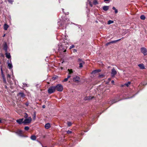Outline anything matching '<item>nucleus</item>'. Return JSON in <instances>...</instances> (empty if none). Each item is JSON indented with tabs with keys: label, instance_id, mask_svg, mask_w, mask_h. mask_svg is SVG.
Listing matches in <instances>:
<instances>
[{
	"label": "nucleus",
	"instance_id": "7c9ffc66",
	"mask_svg": "<svg viewBox=\"0 0 147 147\" xmlns=\"http://www.w3.org/2000/svg\"><path fill=\"white\" fill-rule=\"evenodd\" d=\"M113 22H114V21H113L111 20H109L108 21V24H111L113 23Z\"/></svg>",
	"mask_w": 147,
	"mask_h": 147
},
{
	"label": "nucleus",
	"instance_id": "6ab92c4d",
	"mask_svg": "<svg viewBox=\"0 0 147 147\" xmlns=\"http://www.w3.org/2000/svg\"><path fill=\"white\" fill-rule=\"evenodd\" d=\"M36 138L34 135H32L31 136L30 138L31 140H36Z\"/></svg>",
	"mask_w": 147,
	"mask_h": 147
},
{
	"label": "nucleus",
	"instance_id": "79ce46f5",
	"mask_svg": "<svg viewBox=\"0 0 147 147\" xmlns=\"http://www.w3.org/2000/svg\"><path fill=\"white\" fill-rule=\"evenodd\" d=\"M74 47H75L74 45H72L71 46H70V48H69V49H71L72 48Z\"/></svg>",
	"mask_w": 147,
	"mask_h": 147
},
{
	"label": "nucleus",
	"instance_id": "603ef678",
	"mask_svg": "<svg viewBox=\"0 0 147 147\" xmlns=\"http://www.w3.org/2000/svg\"><path fill=\"white\" fill-rule=\"evenodd\" d=\"M5 88L6 89H7V86L6 85H5Z\"/></svg>",
	"mask_w": 147,
	"mask_h": 147
},
{
	"label": "nucleus",
	"instance_id": "72a5a7b5",
	"mask_svg": "<svg viewBox=\"0 0 147 147\" xmlns=\"http://www.w3.org/2000/svg\"><path fill=\"white\" fill-rule=\"evenodd\" d=\"M65 40H64V43H65L66 42L67 43L68 42H67V37H68V36H67L66 35H65Z\"/></svg>",
	"mask_w": 147,
	"mask_h": 147
},
{
	"label": "nucleus",
	"instance_id": "bb28decb",
	"mask_svg": "<svg viewBox=\"0 0 147 147\" xmlns=\"http://www.w3.org/2000/svg\"><path fill=\"white\" fill-rule=\"evenodd\" d=\"M33 119L34 120H35L36 117V113L35 112H34L33 114Z\"/></svg>",
	"mask_w": 147,
	"mask_h": 147
},
{
	"label": "nucleus",
	"instance_id": "37998d69",
	"mask_svg": "<svg viewBox=\"0 0 147 147\" xmlns=\"http://www.w3.org/2000/svg\"><path fill=\"white\" fill-rule=\"evenodd\" d=\"M58 77L57 76H55V77H53L52 79H53L54 80H55L56 79H57Z\"/></svg>",
	"mask_w": 147,
	"mask_h": 147
},
{
	"label": "nucleus",
	"instance_id": "a878e982",
	"mask_svg": "<svg viewBox=\"0 0 147 147\" xmlns=\"http://www.w3.org/2000/svg\"><path fill=\"white\" fill-rule=\"evenodd\" d=\"M68 71H69V74H72L73 72L72 69H68Z\"/></svg>",
	"mask_w": 147,
	"mask_h": 147
},
{
	"label": "nucleus",
	"instance_id": "9d476101",
	"mask_svg": "<svg viewBox=\"0 0 147 147\" xmlns=\"http://www.w3.org/2000/svg\"><path fill=\"white\" fill-rule=\"evenodd\" d=\"M24 119V118L20 119H17L16 120V121L18 123L20 124L22 123H23Z\"/></svg>",
	"mask_w": 147,
	"mask_h": 147
},
{
	"label": "nucleus",
	"instance_id": "20e7f679",
	"mask_svg": "<svg viewBox=\"0 0 147 147\" xmlns=\"http://www.w3.org/2000/svg\"><path fill=\"white\" fill-rule=\"evenodd\" d=\"M55 86H51L48 90V92L49 94H51L54 92L55 91Z\"/></svg>",
	"mask_w": 147,
	"mask_h": 147
},
{
	"label": "nucleus",
	"instance_id": "864d4df0",
	"mask_svg": "<svg viewBox=\"0 0 147 147\" xmlns=\"http://www.w3.org/2000/svg\"><path fill=\"white\" fill-rule=\"evenodd\" d=\"M111 82L112 84H114V80H112Z\"/></svg>",
	"mask_w": 147,
	"mask_h": 147
},
{
	"label": "nucleus",
	"instance_id": "3c124183",
	"mask_svg": "<svg viewBox=\"0 0 147 147\" xmlns=\"http://www.w3.org/2000/svg\"><path fill=\"white\" fill-rule=\"evenodd\" d=\"M77 51V49H75L74 50V52H76Z\"/></svg>",
	"mask_w": 147,
	"mask_h": 147
},
{
	"label": "nucleus",
	"instance_id": "58836bf2",
	"mask_svg": "<svg viewBox=\"0 0 147 147\" xmlns=\"http://www.w3.org/2000/svg\"><path fill=\"white\" fill-rule=\"evenodd\" d=\"M117 102V101H115V99H114L113 100H112V102H111L112 104H113V103Z\"/></svg>",
	"mask_w": 147,
	"mask_h": 147
},
{
	"label": "nucleus",
	"instance_id": "a18cd8bd",
	"mask_svg": "<svg viewBox=\"0 0 147 147\" xmlns=\"http://www.w3.org/2000/svg\"><path fill=\"white\" fill-rule=\"evenodd\" d=\"M111 44V43L110 42H108L107 43H106V46H107Z\"/></svg>",
	"mask_w": 147,
	"mask_h": 147
},
{
	"label": "nucleus",
	"instance_id": "5701e85b",
	"mask_svg": "<svg viewBox=\"0 0 147 147\" xmlns=\"http://www.w3.org/2000/svg\"><path fill=\"white\" fill-rule=\"evenodd\" d=\"M138 66L141 69H143L144 68V65L143 64H139L138 65Z\"/></svg>",
	"mask_w": 147,
	"mask_h": 147
},
{
	"label": "nucleus",
	"instance_id": "5fc2aeb1",
	"mask_svg": "<svg viewBox=\"0 0 147 147\" xmlns=\"http://www.w3.org/2000/svg\"><path fill=\"white\" fill-rule=\"evenodd\" d=\"M109 0H104L105 2L108 1Z\"/></svg>",
	"mask_w": 147,
	"mask_h": 147
},
{
	"label": "nucleus",
	"instance_id": "dca6fc26",
	"mask_svg": "<svg viewBox=\"0 0 147 147\" xmlns=\"http://www.w3.org/2000/svg\"><path fill=\"white\" fill-rule=\"evenodd\" d=\"M101 71L100 69H96L92 71V74H95L96 73H98L99 72H100Z\"/></svg>",
	"mask_w": 147,
	"mask_h": 147
},
{
	"label": "nucleus",
	"instance_id": "c9c22d12",
	"mask_svg": "<svg viewBox=\"0 0 147 147\" xmlns=\"http://www.w3.org/2000/svg\"><path fill=\"white\" fill-rule=\"evenodd\" d=\"M29 127L28 126H26L24 127V129L26 131H28L29 129Z\"/></svg>",
	"mask_w": 147,
	"mask_h": 147
},
{
	"label": "nucleus",
	"instance_id": "49530a36",
	"mask_svg": "<svg viewBox=\"0 0 147 147\" xmlns=\"http://www.w3.org/2000/svg\"><path fill=\"white\" fill-rule=\"evenodd\" d=\"M118 10L117 9H116L115 11V13H118Z\"/></svg>",
	"mask_w": 147,
	"mask_h": 147
},
{
	"label": "nucleus",
	"instance_id": "cd10ccee",
	"mask_svg": "<svg viewBox=\"0 0 147 147\" xmlns=\"http://www.w3.org/2000/svg\"><path fill=\"white\" fill-rule=\"evenodd\" d=\"M131 84V82H128L127 83L125 84L124 85L126 86L127 87H129Z\"/></svg>",
	"mask_w": 147,
	"mask_h": 147
},
{
	"label": "nucleus",
	"instance_id": "c85d7f7f",
	"mask_svg": "<svg viewBox=\"0 0 147 147\" xmlns=\"http://www.w3.org/2000/svg\"><path fill=\"white\" fill-rule=\"evenodd\" d=\"M93 4L95 5L98 4V2L97 1V0H94L93 1Z\"/></svg>",
	"mask_w": 147,
	"mask_h": 147
},
{
	"label": "nucleus",
	"instance_id": "09e8293b",
	"mask_svg": "<svg viewBox=\"0 0 147 147\" xmlns=\"http://www.w3.org/2000/svg\"><path fill=\"white\" fill-rule=\"evenodd\" d=\"M112 9L113 10H115H115H116V8L114 7H113V8H112Z\"/></svg>",
	"mask_w": 147,
	"mask_h": 147
},
{
	"label": "nucleus",
	"instance_id": "393cba45",
	"mask_svg": "<svg viewBox=\"0 0 147 147\" xmlns=\"http://www.w3.org/2000/svg\"><path fill=\"white\" fill-rule=\"evenodd\" d=\"M85 63H79V67L80 68H82L83 67V65L85 64Z\"/></svg>",
	"mask_w": 147,
	"mask_h": 147
},
{
	"label": "nucleus",
	"instance_id": "4c0bfd02",
	"mask_svg": "<svg viewBox=\"0 0 147 147\" xmlns=\"http://www.w3.org/2000/svg\"><path fill=\"white\" fill-rule=\"evenodd\" d=\"M88 98V96L84 98V100H89V99Z\"/></svg>",
	"mask_w": 147,
	"mask_h": 147
},
{
	"label": "nucleus",
	"instance_id": "8fccbe9b",
	"mask_svg": "<svg viewBox=\"0 0 147 147\" xmlns=\"http://www.w3.org/2000/svg\"><path fill=\"white\" fill-rule=\"evenodd\" d=\"M45 105H43L42 106V108H43V109H44L45 108Z\"/></svg>",
	"mask_w": 147,
	"mask_h": 147
},
{
	"label": "nucleus",
	"instance_id": "4d7b16f0",
	"mask_svg": "<svg viewBox=\"0 0 147 147\" xmlns=\"http://www.w3.org/2000/svg\"><path fill=\"white\" fill-rule=\"evenodd\" d=\"M5 36V34H4L3 35V37H4Z\"/></svg>",
	"mask_w": 147,
	"mask_h": 147
},
{
	"label": "nucleus",
	"instance_id": "0eeeda50",
	"mask_svg": "<svg viewBox=\"0 0 147 147\" xmlns=\"http://www.w3.org/2000/svg\"><path fill=\"white\" fill-rule=\"evenodd\" d=\"M3 49L4 50L5 52H7L8 46H7V43L5 42L3 45Z\"/></svg>",
	"mask_w": 147,
	"mask_h": 147
},
{
	"label": "nucleus",
	"instance_id": "aec40b11",
	"mask_svg": "<svg viewBox=\"0 0 147 147\" xmlns=\"http://www.w3.org/2000/svg\"><path fill=\"white\" fill-rule=\"evenodd\" d=\"M17 133L20 136H22L23 134L22 131L21 130H19L17 132Z\"/></svg>",
	"mask_w": 147,
	"mask_h": 147
},
{
	"label": "nucleus",
	"instance_id": "1a4fd4ad",
	"mask_svg": "<svg viewBox=\"0 0 147 147\" xmlns=\"http://www.w3.org/2000/svg\"><path fill=\"white\" fill-rule=\"evenodd\" d=\"M7 81L11 85L13 84L12 83V81L10 80L11 76L9 74H7Z\"/></svg>",
	"mask_w": 147,
	"mask_h": 147
},
{
	"label": "nucleus",
	"instance_id": "6e6552de",
	"mask_svg": "<svg viewBox=\"0 0 147 147\" xmlns=\"http://www.w3.org/2000/svg\"><path fill=\"white\" fill-rule=\"evenodd\" d=\"M117 72L115 69L113 68L111 70V76L112 77H114L117 74Z\"/></svg>",
	"mask_w": 147,
	"mask_h": 147
},
{
	"label": "nucleus",
	"instance_id": "423d86ee",
	"mask_svg": "<svg viewBox=\"0 0 147 147\" xmlns=\"http://www.w3.org/2000/svg\"><path fill=\"white\" fill-rule=\"evenodd\" d=\"M141 52L142 53L144 56L147 55V50L144 47H142L140 49Z\"/></svg>",
	"mask_w": 147,
	"mask_h": 147
},
{
	"label": "nucleus",
	"instance_id": "a19ab883",
	"mask_svg": "<svg viewBox=\"0 0 147 147\" xmlns=\"http://www.w3.org/2000/svg\"><path fill=\"white\" fill-rule=\"evenodd\" d=\"M8 2L11 4H12L13 2V0H7Z\"/></svg>",
	"mask_w": 147,
	"mask_h": 147
},
{
	"label": "nucleus",
	"instance_id": "f3484780",
	"mask_svg": "<svg viewBox=\"0 0 147 147\" xmlns=\"http://www.w3.org/2000/svg\"><path fill=\"white\" fill-rule=\"evenodd\" d=\"M102 9L105 11H107L109 9V6H104L103 7Z\"/></svg>",
	"mask_w": 147,
	"mask_h": 147
},
{
	"label": "nucleus",
	"instance_id": "a211bd4d",
	"mask_svg": "<svg viewBox=\"0 0 147 147\" xmlns=\"http://www.w3.org/2000/svg\"><path fill=\"white\" fill-rule=\"evenodd\" d=\"M9 26L6 24H5L4 25V30H6L8 28Z\"/></svg>",
	"mask_w": 147,
	"mask_h": 147
},
{
	"label": "nucleus",
	"instance_id": "c03bdc74",
	"mask_svg": "<svg viewBox=\"0 0 147 147\" xmlns=\"http://www.w3.org/2000/svg\"><path fill=\"white\" fill-rule=\"evenodd\" d=\"M89 97L88 98L89 99V100L92 99L93 98V97H92L91 96H88Z\"/></svg>",
	"mask_w": 147,
	"mask_h": 147
},
{
	"label": "nucleus",
	"instance_id": "2f4dec72",
	"mask_svg": "<svg viewBox=\"0 0 147 147\" xmlns=\"http://www.w3.org/2000/svg\"><path fill=\"white\" fill-rule=\"evenodd\" d=\"M28 115L26 113H24V117L26 118H27L28 117Z\"/></svg>",
	"mask_w": 147,
	"mask_h": 147
},
{
	"label": "nucleus",
	"instance_id": "412c9836",
	"mask_svg": "<svg viewBox=\"0 0 147 147\" xmlns=\"http://www.w3.org/2000/svg\"><path fill=\"white\" fill-rule=\"evenodd\" d=\"M71 76L70 75H68L67 76V78H65V79H64V80L63 81V82H66L67 81L68 79L69 78L71 77Z\"/></svg>",
	"mask_w": 147,
	"mask_h": 147
},
{
	"label": "nucleus",
	"instance_id": "473e14b6",
	"mask_svg": "<svg viewBox=\"0 0 147 147\" xmlns=\"http://www.w3.org/2000/svg\"><path fill=\"white\" fill-rule=\"evenodd\" d=\"M67 125L69 127L71 126L72 125V123L70 122H68L67 123Z\"/></svg>",
	"mask_w": 147,
	"mask_h": 147
},
{
	"label": "nucleus",
	"instance_id": "ea45409f",
	"mask_svg": "<svg viewBox=\"0 0 147 147\" xmlns=\"http://www.w3.org/2000/svg\"><path fill=\"white\" fill-rule=\"evenodd\" d=\"M89 5L90 7H92V6H93L92 4L90 1H89Z\"/></svg>",
	"mask_w": 147,
	"mask_h": 147
},
{
	"label": "nucleus",
	"instance_id": "e433bc0d",
	"mask_svg": "<svg viewBox=\"0 0 147 147\" xmlns=\"http://www.w3.org/2000/svg\"><path fill=\"white\" fill-rule=\"evenodd\" d=\"M67 133L69 134H71L72 132L71 131L69 130L67 131Z\"/></svg>",
	"mask_w": 147,
	"mask_h": 147
},
{
	"label": "nucleus",
	"instance_id": "ddd939ff",
	"mask_svg": "<svg viewBox=\"0 0 147 147\" xmlns=\"http://www.w3.org/2000/svg\"><path fill=\"white\" fill-rule=\"evenodd\" d=\"M5 55L6 57L8 59H10L11 57V56L9 53H8L7 51L5 52Z\"/></svg>",
	"mask_w": 147,
	"mask_h": 147
},
{
	"label": "nucleus",
	"instance_id": "f8f14e48",
	"mask_svg": "<svg viewBox=\"0 0 147 147\" xmlns=\"http://www.w3.org/2000/svg\"><path fill=\"white\" fill-rule=\"evenodd\" d=\"M80 79V78L79 77L76 76L73 78V80L75 82H78L79 81Z\"/></svg>",
	"mask_w": 147,
	"mask_h": 147
},
{
	"label": "nucleus",
	"instance_id": "7ed1b4c3",
	"mask_svg": "<svg viewBox=\"0 0 147 147\" xmlns=\"http://www.w3.org/2000/svg\"><path fill=\"white\" fill-rule=\"evenodd\" d=\"M1 76L3 78V82L4 84H7V82H6V78L5 75L3 74V71L2 69V68L1 66Z\"/></svg>",
	"mask_w": 147,
	"mask_h": 147
},
{
	"label": "nucleus",
	"instance_id": "4be33fe9",
	"mask_svg": "<svg viewBox=\"0 0 147 147\" xmlns=\"http://www.w3.org/2000/svg\"><path fill=\"white\" fill-rule=\"evenodd\" d=\"M8 67L9 69H12L13 67V66L11 63H8Z\"/></svg>",
	"mask_w": 147,
	"mask_h": 147
},
{
	"label": "nucleus",
	"instance_id": "b1692460",
	"mask_svg": "<svg viewBox=\"0 0 147 147\" xmlns=\"http://www.w3.org/2000/svg\"><path fill=\"white\" fill-rule=\"evenodd\" d=\"M78 62L79 63H85V62L83 61L82 59H81L80 58L78 59Z\"/></svg>",
	"mask_w": 147,
	"mask_h": 147
},
{
	"label": "nucleus",
	"instance_id": "9b49d317",
	"mask_svg": "<svg viewBox=\"0 0 147 147\" xmlns=\"http://www.w3.org/2000/svg\"><path fill=\"white\" fill-rule=\"evenodd\" d=\"M18 96L20 97L24 98H25V95L23 92H19L18 94Z\"/></svg>",
	"mask_w": 147,
	"mask_h": 147
},
{
	"label": "nucleus",
	"instance_id": "de8ad7c7",
	"mask_svg": "<svg viewBox=\"0 0 147 147\" xmlns=\"http://www.w3.org/2000/svg\"><path fill=\"white\" fill-rule=\"evenodd\" d=\"M112 9L113 10H115H115H116V8L114 7H113V8H112Z\"/></svg>",
	"mask_w": 147,
	"mask_h": 147
},
{
	"label": "nucleus",
	"instance_id": "c756f323",
	"mask_svg": "<svg viewBox=\"0 0 147 147\" xmlns=\"http://www.w3.org/2000/svg\"><path fill=\"white\" fill-rule=\"evenodd\" d=\"M140 18L141 19L143 20H144L146 18L145 16H144L143 15H141L140 16Z\"/></svg>",
	"mask_w": 147,
	"mask_h": 147
},
{
	"label": "nucleus",
	"instance_id": "2eb2a0df",
	"mask_svg": "<svg viewBox=\"0 0 147 147\" xmlns=\"http://www.w3.org/2000/svg\"><path fill=\"white\" fill-rule=\"evenodd\" d=\"M45 127L46 129H48L51 127L50 124L49 123H48L45 124Z\"/></svg>",
	"mask_w": 147,
	"mask_h": 147
},
{
	"label": "nucleus",
	"instance_id": "f257e3e1",
	"mask_svg": "<svg viewBox=\"0 0 147 147\" xmlns=\"http://www.w3.org/2000/svg\"><path fill=\"white\" fill-rule=\"evenodd\" d=\"M55 90L59 92H62L63 90V86L60 84H57L56 86H55Z\"/></svg>",
	"mask_w": 147,
	"mask_h": 147
},
{
	"label": "nucleus",
	"instance_id": "4468645a",
	"mask_svg": "<svg viewBox=\"0 0 147 147\" xmlns=\"http://www.w3.org/2000/svg\"><path fill=\"white\" fill-rule=\"evenodd\" d=\"M123 38H124V37H122L121 38L119 39L111 41V42H110V43L111 44L115 43L117 42L120 41L121 39H123Z\"/></svg>",
	"mask_w": 147,
	"mask_h": 147
},
{
	"label": "nucleus",
	"instance_id": "f704fd0d",
	"mask_svg": "<svg viewBox=\"0 0 147 147\" xmlns=\"http://www.w3.org/2000/svg\"><path fill=\"white\" fill-rule=\"evenodd\" d=\"M99 77L100 78H103L105 77V76L103 74L100 75Z\"/></svg>",
	"mask_w": 147,
	"mask_h": 147
},
{
	"label": "nucleus",
	"instance_id": "13d9d810",
	"mask_svg": "<svg viewBox=\"0 0 147 147\" xmlns=\"http://www.w3.org/2000/svg\"><path fill=\"white\" fill-rule=\"evenodd\" d=\"M62 10H63V13H64V9H62Z\"/></svg>",
	"mask_w": 147,
	"mask_h": 147
},
{
	"label": "nucleus",
	"instance_id": "bf43d9fd",
	"mask_svg": "<svg viewBox=\"0 0 147 147\" xmlns=\"http://www.w3.org/2000/svg\"><path fill=\"white\" fill-rule=\"evenodd\" d=\"M123 86V85H121V86H122V87Z\"/></svg>",
	"mask_w": 147,
	"mask_h": 147
},
{
	"label": "nucleus",
	"instance_id": "39448f33",
	"mask_svg": "<svg viewBox=\"0 0 147 147\" xmlns=\"http://www.w3.org/2000/svg\"><path fill=\"white\" fill-rule=\"evenodd\" d=\"M63 45H61L59 47L58 50L59 51H61V52L63 51L64 52H66L67 48L63 46Z\"/></svg>",
	"mask_w": 147,
	"mask_h": 147
},
{
	"label": "nucleus",
	"instance_id": "f03ea898",
	"mask_svg": "<svg viewBox=\"0 0 147 147\" xmlns=\"http://www.w3.org/2000/svg\"><path fill=\"white\" fill-rule=\"evenodd\" d=\"M32 121V118L30 117H29L27 118H26L23 121V124L24 125H27L31 123Z\"/></svg>",
	"mask_w": 147,
	"mask_h": 147
},
{
	"label": "nucleus",
	"instance_id": "6e6d98bb",
	"mask_svg": "<svg viewBox=\"0 0 147 147\" xmlns=\"http://www.w3.org/2000/svg\"><path fill=\"white\" fill-rule=\"evenodd\" d=\"M2 123V121L0 119V123Z\"/></svg>",
	"mask_w": 147,
	"mask_h": 147
}]
</instances>
